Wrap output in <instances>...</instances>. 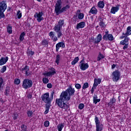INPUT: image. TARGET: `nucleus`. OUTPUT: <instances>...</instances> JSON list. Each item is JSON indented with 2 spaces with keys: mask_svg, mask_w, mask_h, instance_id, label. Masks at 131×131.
<instances>
[{
  "mask_svg": "<svg viewBox=\"0 0 131 131\" xmlns=\"http://www.w3.org/2000/svg\"><path fill=\"white\" fill-rule=\"evenodd\" d=\"M75 93V90H74V88H72L71 86H70L65 91H63L60 95V98L56 99L55 101L58 107L61 109L68 110L70 107L69 103L65 102L70 101L71 96H74Z\"/></svg>",
  "mask_w": 131,
  "mask_h": 131,
  "instance_id": "obj_1",
  "label": "nucleus"
},
{
  "mask_svg": "<svg viewBox=\"0 0 131 131\" xmlns=\"http://www.w3.org/2000/svg\"><path fill=\"white\" fill-rule=\"evenodd\" d=\"M68 9H70V6L67 5L62 8V1L57 0L55 6V12L56 15H60L63 12H66Z\"/></svg>",
  "mask_w": 131,
  "mask_h": 131,
  "instance_id": "obj_2",
  "label": "nucleus"
},
{
  "mask_svg": "<svg viewBox=\"0 0 131 131\" xmlns=\"http://www.w3.org/2000/svg\"><path fill=\"white\" fill-rule=\"evenodd\" d=\"M54 94H55L54 92H51L50 97V94L49 93H46L41 96V100L44 102V103H46L45 105H52L51 104L52 103V101H53V99H54Z\"/></svg>",
  "mask_w": 131,
  "mask_h": 131,
  "instance_id": "obj_3",
  "label": "nucleus"
},
{
  "mask_svg": "<svg viewBox=\"0 0 131 131\" xmlns=\"http://www.w3.org/2000/svg\"><path fill=\"white\" fill-rule=\"evenodd\" d=\"M33 84V82H32V80L29 79H25L23 82L22 86L24 89H25V90H27V89L32 88Z\"/></svg>",
  "mask_w": 131,
  "mask_h": 131,
  "instance_id": "obj_4",
  "label": "nucleus"
},
{
  "mask_svg": "<svg viewBox=\"0 0 131 131\" xmlns=\"http://www.w3.org/2000/svg\"><path fill=\"white\" fill-rule=\"evenodd\" d=\"M120 72L118 70L114 71L112 74V79L114 81L117 82L120 78Z\"/></svg>",
  "mask_w": 131,
  "mask_h": 131,
  "instance_id": "obj_5",
  "label": "nucleus"
},
{
  "mask_svg": "<svg viewBox=\"0 0 131 131\" xmlns=\"http://www.w3.org/2000/svg\"><path fill=\"white\" fill-rule=\"evenodd\" d=\"M21 71L26 76H31L32 75V73H31V72L29 70V67L28 66H26L24 68H22Z\"/></svg>",
  "mask_w": 131,
  "mask_h": 131,
  "instance_id": "obj_6",
  "label": "nucleus"
},
{
  "mask_svg": "<svg viewBox=\"0 0 131 131\" xmlns=\"http://www.w3.org/2000/svg\"><path fill=\"white\" fill-rule=\"evenodd\" d=\"M42 16H43V12L41 11L38 13L35 12L34 17V18H36V20L38 22H41V21L43 20Z\"/></svg>",
  "mask_w": 131,
  "mask_h": 131,
  "instance_id": "obj_7",
  "label": "nucleus"
},
{
  "mask_svg": "<svg viewBox=\"0 0 131 131\" xmlns=\"http://www.w3.org/2000/svg\"><path fill=\"white\" fill-rule=\"evenodd\" d=\"M7 1H3L0 3V11L5 12L7 10Z\"/></svg>",
  "mask_w": 131,
  "mask_h": 131,
  "instance_id": "obj_8",
  "label": "nucleus"
},
{
  "mask_svg": "<svg viewBox=\"0 0 131 131\" xmlns=\"http://www.w3.org/2000/svg\"><path fill=\"white\" fill-rule=\"evenodd\" d=\"M103 39L104 40H110V41H112L114 40V37L112 34H109L108 35H104L102 37Z\"/></svg>",
  "mask_w": 131,
  "mask_h": 131,
  "instance_id": "obj_9",
  "label": "nucleus"
},
{
  "mask_svg": "<svg viewBox=\"0 0 131 131\" xmlns=\"http://www.w3.org/2000/svg\"><path fill=\"white\" fill-rule=\"evenodd\" d=\"M131 34V27L129 26L127 28V30L126 33H123L122 36L121 37V38L122 39L125 37V36H128Z\"/></svg>",
  "mask_w": 131,
  "mask_h": 131,
  "instance_id": "obj_10",
  "label": "nucleus"
},
{
  "mask_svg": "<svg viewBox=\"0 0 131 131\" xmlns=\"http://www.w3.org/2000/svg\"><path fill=\"white\" fill-rule=\"evenodd\" d=\"M50 70H51V71L43 74V75H45L46 76H53L54 74H56V70H55V69L51 68Z\"/></svg>",
  "mask_w": 131,
  "mask_h": 131,
  "instance_id": "obj_11",
  "label": "nucleus"
},
{
  "mask_svg": "<svg viewBox=\"0 0 131 131\" xmlns=\"http://www.w3.org/2000/svg\"><path fill=\"white\" fill-rule=\"evenodd\" d=\"M60 48H65V43H64L63 41L59 42L57 43L56 45V51L59 52V49Z\"/></svg>",
  "mask_w": 131,
  "mask_h": 131,
  "instance_id": "obj_12",
  "label": "nucleus"
},
{
  "mask_svg": "<svg viewBox=\"0 0 131 131\" xmlns=\"http://www.w3.org/2000/svg\"><path fill=\"white\" fill-rule=\"evenodd\" d=\"M79 66L80 67V69H81V70H82L83 71H84V70H86V69H88L89 67V63L84 62L80 64Z\"/></svg>",
  "mask_w": 131,
  "mask_h": 131,
  "instance_id": "obj_13",
  "label": "nucleus"
},
{
  "mask_svg": "<svg viewBox=\"0 0 131 131\" xmlns=\"http://www.w3.org/2000/svg\"><path fill=\"white\" fill-rule=\"evenodd\" d=\"M49 36H50L51 39L54 41L56 42L57 40H58V37L56 36H55V32L51 31L49 33Z\"/></svg>",
  "mask_w": 131,
  "mask_h": 131,
  "instance_id": "obj_14",
  "label": "nucleus"
},
{
  "mask_svg": "<svg viewBox=\"0 0 131 131\" xmlns=\"http://www.w3.org/2000/svg\"><path fill=\"white\" fill-rule=\"evenodd\" d=\"M9 60V57L8 56H6V58L2 57L0 59V66H3V65H5L8 62V60Z\"/></svg>",
  "mask_w": 131,
  "mask_h": 131,
  "instance_id": "obj_15",
  "label": "nucleus"
},
{
  "mask_svg": "<svg viewBox=\"0 0 131 131\" xmlns=\"http://www.w3.org/2000/svg\"><path fill=\"white\" fill-rule=\"evenodd\" d=\"M84 26H85V23L84 21H81L77 24L76 29L84 28Z\"/></svg>",
  "mask_w": 131,
  "mask_h": 131,
  "instance_id": "obj_16",
  "label": "nucleus"
},
{
  "mask_svg": "<svg viewBox=\"0 0 131 131\" xmlns=\"http://www.w3.org/2000/svg\"><path fill=\"white\" fill-rule=\"evenodd\" d=\"M119 10V5H117L116 7H113L111 9V13L112 14H115L117 12H118V10Z\"/></svg>",
  "mask_w": 131,
  "mask_h": 131,
  "instance_id": "obj_17",
  "label": "nucleus"
},
{
  "mask_svg": "<svg viewBox=\"0 0 131 131\" xmlns=\"http://www.w3.org/2000/svg\"><path fill=\"white\" fill-rule=\"evenodd\" d=\"M128 40H129V38L127 36H125L124 39L120 41V45L124 46L125 45H126V43H128Z\"/></svg>",
  "mask_w": 131,
  "mask_h": 131,
  "instance_id": "obj_18",
  "label": "nucleus"
},
{
  "mask_svg": "<svg viewBox=\"0 0 131 131\" xmlns=\"http://www.w3.org/2000/svg\"><path fill=\"white\" fill-rule=\"evenodd\" d=\"M101 101V99H98V96L97 95L94 94L93 96V103L95 105L97 103H99Z\"/></svg>",
  "mask_w": 131,
  "mask_h": 131,
  "instance_id": "obj_19",
  "label": "nucleus"
},
{
  "mask_svg": "<svg viewBox=\"0 0 131 131\" xmlns=\"http://www.w3.org/2000/svg\"><path fill=\"white\" fill-rule=\"evenodd\" d=\"M99 26L101 28H106V24L104 23L103 19L100 18V22L99 23Z\"/></svg>",
  "mask_w": 131,
  "mask_h": 131,
  "instance_id": "obj_20",
  "label": "nucleus"
},
{
  "mask_svg": "<svg viewBox=\"0 0 131 131\" xmlns=\"http://www.w3.org/2000/svg\"><path fill=\"white\" fill-rule=\"evenodd\" d=\"M89 14H93L94 15H96L97 13H98V10H97V9L95 7H92L90 11L89 12Z\"/></svg>",
  "mask_w": 131,
  "mask_h": 131,
  "instance_id": "obj_21",
  "label": "nucleus"
},
{
  "mask_svg": "<svg viewBox=\"0 0 131 131\" xmlns=\"http://www.w3.org/2000/svg\"><path fill=\"white\" fill-rule=\"evenodd\" d=\"M96 125V131H102L103 130V124L99 123Z\"/></svg>",
  "mask_w": 131,
  "mask_h": 131,
  "instance_id": "obj_22",
  "label": "nucleus"
},
{
  "mask_svg": "<svg viewBox=\"0 0 131 131\" xmlns=\"http://www.w3.org/2000/svg\"><path fill=\"white\" fill-rule=\"evenodd\" d=\"M53 29L54 31H55V32H58V31H61V29H62V28L58 25H55Z\"/></svg>",
  "mask_w": 131,
  "mask_h": 131,
  "instance_id": "obj_23",
  "label": "nucleus"
},
{
  "mask_svg": "<svg viewBox=\"0 0 131 131\" xmlns=\"http://www.w3.org/2000/svg\"><path fill=\"white\" fill-rule=\"evenodd\" d=\"M98 7L100 9H103L105 7V3L103 1H99L98 3Z\"/></svg>",
  "mask_w": 131,
  "mask_h": 131,
  "instance_id": "obj_24",
  "label": "nucleus"
},
{
  "mask_svg": "<svg viewBox=\"0 0 131 131\" xmlns=\"http://www.w3.org/2000/svg\"><path fill=\"white\" fill-rule=\"evenodd\" d=\"M12 28L13 27L11 26V25H9L7 26V32L9 34H12V33L13 32L12 31Z\"/></svg>",
  "mask_w": 131,
  "mask_h": 131,
  "instance_id": "obj_25",
  "label": "nucleus"
},
{
  "mask_svg": "<svg viewBox=\"0 0 131 131\" xmlns=\"http://www.w3.org/2000/svg\"><path fill=\"white\" fill-rule=\"evenodd\" d=\"M115 102H116L115 98H113L111 99L110 102L108 103V106H113Z\"/></svg>",
  "mask_w": 131,
  "mask_h": 131,
  "instance_id": "obj_26",
  "label": "nucleus"
},
{
  "mask_svg": "<svg viewBox=\"0 0 131 131\" xmlns=\"http://www.w3.org/2000/svg\"><path fill=\"white\" fill-rule=\"evenodd\" d=\"M26 35L25 32L21 33L19 36V40L20 41H23L24 40V36Z\"/></svg>",
  "mask_w": 131,
  "mask_h": 131,
  "instance_id": "obj_27",
  "label": "nucleus"
},
{
  "mask_svg": "<svg viewBox=\"0 0 131 131\" xmlns=\"http://www.w3.org/2000/svg\"><path fill=\"white\" fill-rule=\"evenodd\" d=\"M45 106H46V107H45L46 110L44 112V114H48L50 110V107H51V106H52V105H45Z\"/></svg>",
  "mask_w": 131,
  "mask_h": 131,
  "instance_id": "obj_28",
  "label": "nucleus"
},
{
  "mask_svg": "<svg viewBox=\"0 0 131 131\" xmlns=\"http://www.w3.org/2000/svg\"><path fill=\"white\" fill-rule=\"evenodd\" d=\"M60 59H61V56H60V55L58 54L57 55H56L55 62L57 65H59V63H60Z\"/></svg>",
  "mask_w": 131,
  "mask_h": 131,
  "instance_id": "obj_29",
  "label": "nucleus"
},
{
  "mask_svg": "<svg viewBox=\"0 0 131 131\" xmlns=\"http://www.w3.org/2000/svg\"><path fill=\"white\" fill-rule=\"evenodd\" d=\"M4 94L5 96H10V87H6Z\"/></svg>",
  "mask_w": 131,
  "mask_h": 131,
  "instance_id": "obj_30",
  "label": "nucleus"
},
{
  "mask_svg": "<svg viewBox=\"0 0 131 131\" xmlns=\"http://www.w3.org/2000/svg\"><path fill=\"white\" fill-rule=\"evenodd\" d=\"M57 127L58 131H62V129H63V127H64V125L62 123L59 124L57 125Z\"/></svg>",
  "mask_w": 131,
  "mask_h": 131,
  "instance_id": "obj_31",
  "label": "nucleus"
},
{
  "mask_svg": "<svg viewBox=\"0 0 131 131\" xmlns=\"http://www.w3.org/2000/svg\"><path fill=\"white\" fill-rule=\"evenodd\" d=\"M79 60V58H78V57H75L74 60L71 62L72 65H75L76 63L78 62Z\"/></svg>",
  "mask_w": 131,
  "mask_h": 131,
  "instance_id": "obj_32",
  "label": "nucleus"
},
{
  "mask_svg": "<svg viewBox=\"0 0 131 131\" xmlns=\"http://www.w3.org/2000/svg\"><path fill=\"white\" fill-rule=\"evenodd\" d=\"M104 58H105V56L100 52L97 57V61H101V59H104Z\"/></svg>",
  "mask_w": 131,
  "mask_h": 131,
  "instance_id": "obj_33",
  "label": "nucleus"
},
{
  "mask_svg": "<svg viewBox=\"0 0 131 131\" xmlns=\"http://www.w3.org/2000/svg\"><path fill=\"white\" fill-rule=\"evenodd\" d=\"M27 114L29 118H31L32 115H33V112L32 111L28 110L27 112Z\"/></svg>",
  "mask_w": 131,
  "mask_h": 131,
  "instance_id": "obj_34",
  "label": "nucleus"
},
{
  "mask_svg": "<svg viewBox=\"0 0 131 131\" xmlns=\"http://www.w3.org/2000/svg\"><path fill=\"white\" fill-rule=\"evenodd\" d=\"M57 25L62 28V26L64 25V19L59 20Z\"/></svg>",
  "mask_w": 131,
  "mask_h": 131,
  "instance_id": "obj_35",
  "label": "nucleus"
},
{
  "mask_svg": "<svg viewBox=\"0 0 131 131\" xmlns=\"http://www.w3.org/2000/svg\"><path fill=\"white\" fill-rule=\"evenodd\" d=\"M42 81L43 83H45V84H47V83H49V81H50V80H49L47 78H43Z\"/></svg>",
  "mask_w": 131,
  "mask_h": 131,
  "instance_id": "obj_36",
  "label": "nucleus"
},
{
  "mask_svg": "<svg viewBox=\"0 0 131 131\" xmlns=\"http://www.w3.org/2000/svg\"><path fill=\"white\" fill-rule=\"evenodd\" d=\"M27 54L28 56H33V55L34 54V52L31 50H28V51L27 52Z\"/></svg>",
  "mask_w": 131,
  "mask_h": 131,
  "instance_id": "obj_37",
  "label": "nucleus"
},
{
  "mask_svg": "<svg viewBox=\"0 0 131 131\" xmlns=\"http://www.w3.org/2000/svg\"><path fill=\"white\" fill-rule=\"evenodd\" d=\"M17 16L18 19H21V17H22V13L20 10H18L17 12Z\"/></svg>",
  "mask_w": 131,
  "mask_h": 131,
  "instance_id": "obj_38",
  "label": "nucleus"
},
{
  "mask_svg": "<svg viewBox=\"0 0 131 131\" xmlns=\"http://www.w3.org/2000/svg\"><path fill=\"white\" fill-rule=\"evenodd\" d=\"M41 45L42 46H48V45H49V41L46 39H44L42 41Z\"/></svg>",
  "mask_w": 131,
  "mask_h": 131,
  "instance_id": "obj_39",
  "label": "nucleus"
},
{
  "mask_svg": "<svg viewBox=\"0 0 131 131\" xmlns=\"http://www.w3.org/2000/svg\"><path fill=\"white\" fill-rule=\"evenodd\" d=\"M57 34V37L58 38H60L62 35H63V34L62 33V32L61 31H59L58 32H56Z\"/></svg>",
  "mask_w": 131,
  "mask_h": 131,
  "instance_id": "obj_40",
  "label": "nucleus"
},
{
  "mask_svg": "<svg viewBox=\"0 0 131 131\" xmlns=\"http://www.w3.org/2000/svg\"><path fill=\"white\" fill-rule=\"evenodd\" d=\"M7 70V67L6 66H3V67L1 70V73H4Z\"/></svg>",
  "mask_w": 131,
  "mask_h": 131,
  "instance_id": "obj_41",
  "label": "nucleus"
},
{
  "mask_svg": "<svg viewBox=\"0 0 131 131\" xmlns=\"http://www.w3.org/2000/svg\"><path fill=\"white\" fill-rule=\"evenodd\" d=\"M83 17H84V15L83 14V13L79 14L78 19H79V20H82V19H83Z\"/></svg>",
  "mask_w": 131,
  "mask_h": 131,
  "instance_id": "obj_42",
  "label": "nucleus"
},
{
  "mask_svg": "<svg viewBox=\"0 0 131 131\" xmlns=\"http://www.w3.org/2000/svg\"><path fill=\"white\" fill-rule=\"evenodd\" d=\"M78 108L80 110H82L84 108V104L83 103H80L78 105Z\"/></svg>",
  "mask_w": 131,
  "mask_h": 131,
  "instance_id": "obj_43",
  "label": "nucleus"
},
{
  "mask_svg": "<svg viewBox=\"0 0 131 131\" xmlns=\"http://www.w3.org/2000/svg\"><path fill=\"white\" fill-rule=\"evenodd\" d=\"M89 88V83L85 82L83 84V85L82 86L83 90H84L85 89H88Z\"/></svg>",
  "mask_w": 131,
  "mask_h": 131,
  "instance_id": "obj_44",
  "label": "nucleus"
},
{
  "mask_svg": "<svg viewBox=\"0 0 131 131\" xmlns=\"http://www.w3.org/2000/svg\"><path fill=\"white\" fill-rule=\"evenodd\" d=\"M98 84H99L97 83V79H94V83L93 84V87H94V89H96V88L98 86Z\"/></svg>",
  "mask_w": 131,
  "mask_h": 131,
  "instance_id": "obj_45",
  "label": "nucleus"
},
{
  "mask_svg": "<svg viewBox=\"0 0 131 131\" xmlns=\"http://www.w3.org/2000/svg\"><path fill=\"white\" fill-rule=\"evenodd\" d=\"M2 18H5V14H4L3 11L0 10V20Z\"/></svg>",
  "mask_w": 131,
  "mask_h": 131,
  "instance_id": "obj_46",
  "label": "nucleus"
},
{
  "mask_svg": "<svg viewBox=\"0 0 131 131\" xmlns=\"http://www.w3.org/2000/svg\"><path fill=\"white\" fill-rule=\"evenodd\" d=\"M20 127L23 130H26L27 129V126L24 124L21 125Z\"/></svg>",
  "mask_w": 131,
  "mask_h": 131,
  "instance_id": "obj_47",
  "label": "nucleus"
},
{
  "mask_svg": "<svg viewBox=\"0 0 131 131\" xmlns=\"http://www.w3.org/2000/svg\"><path fill=\"white\" fill-rule=\"evenodd\" d=\"M95 121L96 125L100 124V121H99V118H98L97 116H95Z\"/></svg>",
  "mask_w": 131,
  "mask_h": 131,
  "instance_id": "obj_48",
  "label": "nucleus"
},
{
  "mask_svg": "<svg viewBox=\"0 0 131 131\" xmlns=\"http://www.w3.org/2000/svg\"><path fill=\"white\" fill-rule=\"evenodd\" d=\"M75 88L76 89H77V90H79V89H81V85L79 83H76L75 84Z\"/></svg>",
  "mask_w": 131,
  "mask_h": 131,
  "instance_id": "obj_49",
  "label": "nucleus"
},
{
  "mask_svg": "<svg viewBox=\"0 0 131 131\" xmlns=\"http://www.w3.org/2000/svg\"><path fill=\"white\" fill-rule=\"evenodd\" d=\"M49 125H50V122L49 121H45L44 123V126L46 127H48V126H49Z\"/></svg>",
  "mask_w": 131,
  "mask_h": 131,
  "instance_id": "obj_50",
  "label": "nucleus"
},
{
  "mask_svg": "<svg viewBox=\"0 0 131 131\" xmlns=\"http://www.w3.org/2000/svg\"><path fill=\"white\" fill-rule=\"evenodd\" d=\"M20 82V79H16L14 80V83L15 84H19Z\"/></svg>",
  "mask_w": 131,
  "mask_h": 131,
  "instance_id": "obj_51",
  "label": "nucleus"
},
{
  "mask_svg": "<svg viewBox=\"0 0 131 131\" xmlns=\"http://www.w3.org/2000/svg\"><path fill=\"white\" fill-rule=\"evenodd\" d=\"M3 83H4V80L3 79V78L0 77V89L2 86Z\"/></svg>",
  "mask_w": 131,
  "mask_h": 131,
  "instance_id": "obj_52",
  "label": "nucleus"
},
{
  "mask_svg": "<svg viewBox=\"0 0 131 131\" xmlns=\"http://www.w3.org/2000/svg\"><path fill=\"white\" fill-rule=\"evenodd\" d=\"M101 41V40H99V39H98L96 38V39H94V43H99Z\"/></svg>",
  "mask_w": 131,
  "mask_h": 131,
  "instance_id": "obj_53",
  "label": "nucleus"
},
{
  "mask_svg": "<svg viewBox=\"0 0 131 131\" xmlns=\"http://www.w3.org/2000/svg\"><path fill=\"white\" fill-rule=\"evenodd\" d=\"M13 117V119L14 120H16V119L18 118V114L17 113L14 114Z\"/></svg>",
  "mask_w": 131,
  "mask_h": 131,
  "instance_id": "obj_54",
  "label": "nucleus"
},
{
  "mask_svg": "<svg viewBox=\"0 0 131 131\" xmlns=\"http://www.w3.org/2000/svg\"><path fill=\"white\" fill-rule=\"evenodd\" d=\"M96 38L100 40H102V35L101 34H99Z\"/></svg>",
  "mask_w": 131,
  "mask_h": 131,
  "instance_id": "obj_55",
  "label": "nucleus"
},
{
  "mask_svg": "<svg viewBox=\"0 0 131 131\" xmlns=\"http://www.w3.org/2000/svg\"><path fill=\"white\" fill-rule=\"evenodd\" d=\"M96 38L100 40H102V35L101 34H99Z\"/></svg>",
  "mask_w": 131,
  "mask_h": 131,
  "instance_id": "obj_56",
  "label": "nucleus"
},
{
  "mask_svg": "<svg viewBox=\"0 0 131 131\" xmlns=\"http://www.w3.org/2000/svg\"><path fill=\"white\" fill-rule=\"evenodd\" d=\"M127 48H128V43L124 45V46L123 47V49L126 50Z\"/></svg>",
  "mask_w": 131,
  "mask_h": 131,
  "instance_id": "obj_57",
  "label": "nucleus"
},
{
  "mask_svg": "<svg viewBox=\"0 0 131 131\" xmlns=\"http://www.w3.org/2000/svg\"><path fill=\"white\" fill-rule=\"evenodd\" d=\"M27 98H28V99H31L32 98V93H30L29 94H28Z\"/></svg>",
  "mask_w": 131,
  "mask_h": 131,
  "instance_id": "obj_58",
  "label": "nucleus"
},
{
  "mask_svg": "<svg viewBox=\"0 0 131 131\" xmlns=\"http://www.w3.org/2000/svg\"><path fill=\"white\" fill-rule=\"evenodd\" d=\"M96 82L98 84H100V83H101V79H96Z\"/></svg>",
  "mask_w": 131,
  "mask_h": 131,
  "instance_id": "obj_59",
  "label": "nucleus"
},
{
  "mask_svg": "<svg viewBox=\"0 0 131 131\" xmlns=\"http://www.w3.org/2000/svg\"><path fill=\"white\" fill-rule=\"evenodd\" d=\"M52 84L51 83H48L47 84V88H48V89H52Z\"/></svg>",
  "mask_w": 131,
  "mask_h": 131,
  "instance_id": "obj_60",
  "label": "nucleus"
},
{
  "mask_svg": "<svg viewBox=\"0 0 131 131\" xmlns=\"http://www.w3.org/2000/svg\"><path fill=\"white\" fill-rule=\"evenodd\" d=\"M95 87L93 86L92 89H91V94H94V92H95Z\"/></svg>",
  "mask_w": 131,
  "mask_h": 131,
  "instance_id": "obj_61",
  "label": "nucleus"
},
{
  "mask_svg": "<svg viewBox=\"0 0 131 131\" xmlns=\"http://www.w3.org/2000/svg\"><path fill=\"white\" fill-rule=\"evenodd\" d=\"M115 67H116V65L115 64H113L112 66V69H114V68H115Z\"/></svg>",
  "mask_w": 131,
  "mask_h": 131,
  "instance_id": "obj_62",
  "label": "nucleus"
},
{
  "mask_svg": "<svg viewBox=\"0 0 131 131\" xmlns=\"http://www.w3.org/2000/svg\"><path fill=\"white\" fill-rule=\"evenodd\" d=\"M108 34H109V31H106L105 32V34H104V35H108Z\"/></svg>",
  "mask_w": 131,
  "mask_h": 131,
  "instance_id": "obj_63",
  "label": "nucleus"
},
{
  "mask_svg": "<svg viewBox=\"0 0 131 131\" xmlns=\"http://www.w3.org/2000/svg\"><path fill=\"white\" fill-rule=\"evenodd\" d=\"M83 62H84L83 60H81L80 62V64H81V63H83Z\"/></svg>",
  "mask_w": 131,
  "mask_h": 131,
  "instance_id": "obj_64",
  "label": "nucleus"
}]
</instances>
